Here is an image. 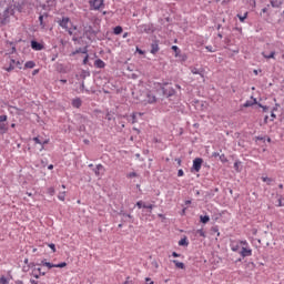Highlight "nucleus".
Listing matches in <instances>:
<instances>
[{
	"instance_id": "nucleus-7",
	"label": "nucleus",
	"mask_w": 284,
	"mask_h": 284,
	"mask_svg": "<svg viewBox=\"0 0 284 284\" xmlns=\"http://www.w3.org/2000/svg\"><path fill=\"white\" fill-rule=\"evenodd\" d=\"M146 103H156V95H154L151 91L146 93Z\"/></svg>"
},
{
	"instance_id": "nucleus-61",
	"label": "nucleus",
	"mask_w": 284,
	"mask_h": 284,
	"mask_svg": "<svg viewBox=\"0 0 284 284\" xmlns=\"http://www.w3.org/2000/svg\"><path fill=\"white\" fill-rule=\"evenodd\" d=\"M253 72H254V74H258V70H254Z\"/></svg>"
},
{
	"instance_id": "nucleus-10",
	"label": "nucleus",
	"mask_w": 284,
	"mask_h": 284,
	"mask_svg": "<svg viewBox=\"0 0 284 284\" xmlns=\"http://www.w3.org/2000/svg\"><path fill=\"white\" fill-rule=\"evenodd\" d=\"M242 245H241V241L240 242H233L231 244V250L232 252H241Z\"/></svg>"
},
{
	"instance_id": "nucleus-27",
	"label": "nucleus",
	"mask_w": 284,
	"mask_h": 284,
	"mask_svg": "<svg viewBox=\"0 0 284 284\" xmlns=\"http://www.w3.org/2000/svg\"><path fill=\"white\" fill-rule=\"evenodd\" d=\"M59 201H65V191L58 194Z\"/></svg>"
},
{
	"instance_id": "nucleus-8",
	"label": "nucleus",
	"mask_w": 284,
	"mask_h": 284,
	"mask_svg": "<svg viewBox=\"0 0 284 284\" xmlns=\"http://www.w3.org/2000/svg\"><path fill=\"white\" fill-rule=\"evenodd\" d=\"M31 48H32V50L41 51V50H43V44L32 40L31 41Z\"/></svg>"
},
{
	"instance_id": "nucleus-36",
	"label": "nucleus",
	"mask_w": 284,
	"mask_h": 284,
	"mask_svg": "<svg viewBox=\"0 0 284 284\" xmlns=\"http://www.w3.org/2000/svg\"><path fill=\"white\" fill-rule=\"evenodd\" d=\"M34 143H38L39 145H43V143L41 142V140H39V138H33Z\"/></svg>"
},
{
	"instance_id": "nucleus-21",
	"label": "nucleus",
	"mask_w": 284,
	"mask_h": 284,
	"mask_svg": "<svg viewBox=\"0 0 284 284\" xmlns=\"http://www.w3.org/2000/svg\"><path fill=\"white\" fill-rule=\"evenodd\" d=\"M237 18L240 19L241 23H245V19H247V12H245L243 16L239 13Z\"/></svg>"
},
{
	"instance_id": "nucleus-44",
	"label": "nucleus",
	"mask_w": 284,
	"mask_h": 284,
	"mask_svg": "<svg viewBox=\"0 0 284 284\" xmlns=\"http://www.w3.org/2000/svg\"><path fill=\"white\" fill-rule=\"evenodd\" d=\"M37 272H39L41 276H45V272H42L41 268H37Z\"/></svg>"
},
{
	"instance_id": "nucleus-2",
	"label": "nucleus",
	"mask_w": 284,
	"mask_h": 284,
	"mask_svg": "<svg viewBox=\"0 0 284 284\" xmlns=\"http://www.w3.org/2000/svg\"><path fill=\"white\" fill-rule=\"evenodd\" d=\"M59 26L67 30L69 34H73L74 30H77V28H72V22L70 21V18H62V20L59 21Z\"/></svg>"
},
{
	"instance_id": "nucleus-39",
	"label": "nucleus",
	"mask_w": 284,
	"mask_h": 284,
	"mask_svg": "<svg viewBox=\"0 0 284 284\" xmlns=\"http://www.w3.org/2000/svg\"><path fill=\"white\" fill-rule=\"evenodd\" d=\"M36 272H37V268H34V270L32 271V276H34V278H39V274L36 273Z\"/></svg>"
},
{
	"instance_id": "nucleus-5",
	"label": "nucleus",
	"mask_w": 284,
	"mask_h": 284,
	"mask_svg": "<svg viewBox=\"0 0 284 284\" xmlns=\"http://www.w3.org/2000/svg\"><path fill=\"white\" fill-rule=\"evenodd\" d=\"M9 68L7 69L8 72H10V70H14V68H19V70H21V65H23V62L21 61H16L14 59H10L9 61Z\"/></svg>"
},
{
	"instance_id": "nucleus-37",
	"label": "nucleus",
	"mask_w": 284,
	"mask_h": 284,
	"mask_svg": "<svg viewBox=\"0 0 284 284\" xmlns=\"http://www.w3.org/2000/svg\"><path fill=\"white\" fill-rule=\"evenodd\" d=\"M184 172H183V169H180L179 171H178V176H184Z\"/></svg>"
},
{
	"instance_id": "nucleus-15",
	"label": "nucleus",
	"mask_w": 284,
	"mask_h": 284,
	"mask_svg": "<svg viewBox=\"0 0 284 284\" xmlns=\"http://www.w3.org/2000/svg\"><path fill=\"white\" fill-rule=\"evenodd\" d=\"M173 263L178 270H185V264L183 262H179L176 260H173Z\"/></svg>"
},
{
	"instance_id": "nucleus-41",
	"label": "nucleus",
	"mask_w": 284,
	"mask_h": 284,
	"mask_svg": "<svg viewBox=\"0 0 284 284\" xmlns=\"http://www.w3.org/2000/svg\"><path fill=\"white\" fill-rule=\"evenodd\" d=\"M145 281H146V284H154V281H152V278L150 277H146Z\"/></svg>"
},
{
	"instance_id": "nucleus-19",
	"label": "nucleus",
	"mask_w": 284,
	"mask_h": 284,
	"mask_svg": "<svg viewBox=\"0 0 284 284\" xmlns=\"http://www.w3.org/2000/svg\"><path fill=\"white\" fill-rule=\"evenodd\" d=\"M37 64L34 63V61H28L26 62L24 67L29 70H32V68H34Z\"/></svg>"
},
{
	"instance_id": "nucleus-55",
	"label": "nucleus",
	"mask_w": 284,
	"mask_h": 284,
	"mask_svg": "<svg viewBox=\"0 0 284 284\" xmlns=\"http://www.w3.org/2000/svg\"><path fill=\"white\" fill-rule=\"evenodd\" d=\"M271 6H272L273 8H276V3H274V1H271Z\"/></svg>"
},
{
	"instance_id": "nucleus-40",
	"label": "nucleus",
	"mask_w": 284,
	"mask_h": 284,
	"mask_svg": "<svg viewBox=\"0 0 284 284\" xmlns=\"http://www.w3.org/2000/svg\"><path fill=\"white\" fill-rule=\"evenodd\" d=\"M143 207L145 209V210H152L153 207H154V205H152V204H150V205H143Z\"/></svg>"
},
{
	"instance_id": "nucleus-13",
	"label": "nucleus",
	"mask_w": 284,
	"mask_h": 284,
	"mask_svg": "<svg viewBox=\"0 0 284 284\" xmlns=\"http://www.w3.org/2000/svg\"><path fill=\"white\" fill-rule=\"evenodd\" d=\"M41 265H43L44 267H48V270H52V267H57L55 264H52L45 260L41 261Z\"/></svg>"
},
{
	"instance_id": "nucleus-42",
	"label": "nucleus",
	"mask_w": 284,
	"mask_h": 284,
	"mask_svg": "<svg viewBox=\"0 0 284 284\" xmlns=\"http://www.w3.org/2000/svg\"><path fill=\"white\" fill-rule=\"evenodd\" d=\"M260 108H262L263 112H267V110H268V108L263 104H260Z\"/></svg>"
},
{
	"instance_id": "nucleus-60",
	"label": "nucleus",
	"mask_w": 284,
	"mask_h": 284,
	"mask_svg": "<svg viewBox=\"0 0 284 284\" xmlns=\"http://www.w3.org/2000/svg\"><path fill=\"white\" fill-rule=\"evenodd\" d=\"M278 187H280V190H283V184H280Z\"/></svg>"
},
{
	"instance_id": "nucleus-24",
	"label": "nucleus",
	"mask_w": 284,
	"mask_h": 284,
	"mask_svg": "<svg viewBox=\"0 0 284 284\" xmlns=\"http://www.w3.org/2000/svg\"><path fill=\"white\" fill-rule=\"evenodd\" d=\"M179 245H181V246H187L189 245V242H187V239H182V240H180L179 241Z\"/></svg>"
},
{
	"instance_id": "nucleus-32",
	"label": "nucleus",
	"mask_w": 284,
	"mask_h": 284,
	"mask_svg": "<svg viewBox=\"0 0 284 284\" xmlns=\"http://www.w3.org/2000/svg\"><path fill=\"white\" fill-rule=\"evenodd\" d=\"M4 121H8V115H0V123H4Z\"/></svg>"
},
{
	"instance_id": "nucleus-56",
	"label": "nucleus",
	"mask_w": 284,
	"mask_h": 284,
	"mask_svg": "<svg viewBox=\"0 0 284 284\" xmlns=\"http://www.w3.org/2000/svg\"><path fill=\"white\" fill-rule=\"evenodd\" d=\"M14 284H23V281H16Z\"/></svg>"
},
{
	"instance_id": "nucleus-35",
	"label": "nucleus",
	"mask_w": 284,
	"mask_h": 284,
	"mask_svg": "<svg viewBox=\"0 0 284 284\" xmlns=\"http://www.w3.org/2000/svg\"><path fill=\"white\" fill-rule=\"evenodd\" d=\"M39 21H40V26H41L42 28H45V24L43 23V16H40V17H39Z\"/></svg>"
},
{
	"instance_id": "nucleus-57",
	"label": "nucleus",
	"mask_w": 284,
	"mask_h": 284,
	"mask_svg": "<svg viewBox=\"0 0 284 284\" xmlns=\"http://www.w3.org/2000/svg\"><path fill=\"white\" fill-rule=\"evenodd\" d=\"M123 216H128V219H132V215L130 214H123Z\"/></svg>"
},
{
	"instance_id": "nucleus-62",
	"label": "nucleus",
	"mask_w": 284,
	"mask_h": 284,
	"mask_svg": "<svg viewBox=\"0 0 284 284\" xmlns=\"http://www.w3.org/2000/svg\"><path fill=\"white\" fill-rule=\"evenodd\" d=\"M81 88H85V83L84 82H82Z\"/></svg>"
},
{
	"instance_id": "nucleus-12",
	"label": "nucleus",
	"mask_w": 284,
	"mask_h": 284,
	"mask_svg": "<svg viewBox=\"0 0 284 284\" xmlns=\"http://www.w3.org/2000/svg\"><path fill=\"white\" fill-rule=\"evenodd\" d=\"M252 105H256V99L252 98V100H247L244 104L243 108H252Z\"/></svg>"
},
{
	"instance_id": "nucleus-46",
	"label": "nucleus",
	"mask_w": 284,
	"mask_h": 284,
	"mask_svg": "<svg viewBox=\"0 0 284 284\" xmlns=\"http://www.w3.org/2000/svg\"><path fill=\"white\" fill-rule=\"evenodd\" d=\"M206 50H207L209 52H214V50L212 49V45H207V47H206Z\"/></svg>"
},
{
	"instance_id": "nucleus-17",
	"label": "nucleus",
	"mask_w": 284,
	"mask_h": 284,
	"mask_svg": "<svg viewBox=\"0 0 284 284\" xmlns=\"http://www.w3.org/2000/svg\"><path fill=\"white\" fill-rule=\"evenodd\" d=\"M159 52V43H153L151 45V54H156Z\"/></svg>"
},
{
	"instance_id": "nucleus-63",
	"label": "nucleus",
	"mask_w": 284,
	"mask_h": 284,
	"mask_svg": "<svg viewBox=\"0 0 284 284\" xmlns=\"http://www.w3.org/2000/svg\"><path fill=\"white\" fill-rule=\"evenodd\" d=\"M38 72H39V70H34V71H33V74H37Z\"/></svg>"
},
{
	"instance_id": "nucleus-16",
	"label": "nucleus",
	"mask_w": 284,
	"mask_h": 284,
	"mask_svg": "<svg viewBox=\"0 0 284 284\" xmlns=\"http://www.w3.org/2000/svg\"><path fill=\"white\" fill-rule=\"evenodd\" d=\"M94 65H95V68H105V62H103V60H101V59H98V60H95L94 61Z\"/></svg>"
},
{
	"instance_id": "nucleus-51",
	"label": "nucleus",
	"mask_w": 284,
	"mask_h": 284,
	"mask_svg": "<svg viewBox=\"0 0 284 284\" xmlns=\"http://www.w3.org/2000/svg\"><path fill=\"white\" fill-rule=\"evenodd\" d=\"M48 170H54V165L50 164V165L48 166Z\"/></svg>"
},
{
	"instance_id": "nucleus-50",
	"label": "nucleus",
	"mask_w": 284,
	"mask_h": 284,
	"mask_svg": "<svg viewBox=\"0 0 284 284\" xmlns=\"http://www.w3.org/2000/svg\"><path fill=\"white\" fill-rule=\"evenodd\" d=\"M106 119H108V121H112V115H110V113H108Z\"/></svg>"
},
{
	"instance_id": "nucleus-54",
	"label": "nucleus",
	"mask_w": 284,
	"mask_h": 284,
	"mask_svg": "<svg viewBox=\"0 0 284 284\" xmlns=\"http://www.w3.org/2000/svg\"><path fill=\"white\" fill-rule=\"evenodd\" d=\"M272 119H276V114L274 112L271 113Z\"/></svg>"
},
{
	"instance_id": "nucleus-22",
	"label": "nucleus",
	"mask_w": 284,
	"mask_h": 284,
	"mask_svg": "<svg viewBox=\"0 0 284 284\" xmlns=\"http://www.w3.org/2000/svg\"><path fill=\"white\" fill-rule=\"evenodd\" d=\"M196 236H202L203 239H205V231H203V229H200L195 232Z\"/></svg>"
},
{
	"instance_id": "nucleus-33",
	"label": "nucleus",
	"mask_w": 284,
	"mask_h": 284,
	"mask_svg": "<svg viewBox=\"0 0 284 284\" xmlns=\"http://www.w3.org/2000/svg\"><path fill=\"white\" fill-rule=\"evenodd\" d=\"M152 267H154L155 270H159V262L158 261H153L151 263Z\"/></svg>"
},
{
	"instance_id": "nucleus-53",
	"label": "nucleus",
	"mask_w": 284,
	"mask_h": 284,
	"mask_svg": "<svg viewBox=\"0 0 284 284\" xmlns=\"http://www.w3.org/2000/svg\"><path fill=\"white\" fill-rule=\"evenodd\" d=\"M136 52H139V54H143V50L141 49H136Z\"/></svg>"
},
{
	"instance_id": "nucleus-18",
	"label": "nucleus",
	"mask_w": 284,
	"mask_h": 284,
	"mask_svg": "<svg viewBox=\"0 0 284 284\" xmlns=\"http://www.w3.org/2000/svg\"><path fill=\"white\" fill-rule=\"evenodd\" d=\"M201 223H210V215H201L200 216Z\"/></svg>"
},
{
	"instance_id": "nucleus-25",
	"label": "nucleus",
	"mask_w": 284,
	"mask_h": 284,
	"mask_svg": "<svg viewBox=\"0 0 284 284\" xmlns=\"http://www.w3.org/2000/svg\"><path fill=\"white\" fill-rule=\"evenodd\" d=\"M114 34H121V32H123V28L122 27H115L113 30Z\"/></svg>"
},
{
	"instance_id": "nucleus-1",
	"label": "nucleus",
	"mask_w": 284,
	"mask_h": 284,
	"mask_svg": "<svg viewBox=\"0 0 284 284\" xmlns=\"http://www.w3.org/2000/svg\"><path fill=\"white\" fill-rule=\"evenodd\" d=\"M10 17H14V9L12 7H8L0 13V27L8 26V23H10Z\"/></svg>"
},
{
	"instance_id": "nucleus-28",
	"label": "nucleus",
	"mask_w": 284,
	"mask_h": 284,
	"mask_svg": "<svg viewBox=\"0 0 284 284\" xmlns=\"http://www.w3.org/2000/svg\"><path fill=\"white\" fill-rule=\"evenodd\" d=\"M47 194H49L50 196H54V194H55V191H54V187H49L48 190H47Z\"/></svg>"
},
{
	"instance_id": "nucleus-45",
	"label": "nucleus",
	"mask_w": 284,
	"mask_h": 284,
	"mask_svg": "<svg viewBox=\"0 0 284 284\" xmlns=\"http://www.w3.org/2000/svg\"><path fill=\"white\" fill-rule=\"evenodd\" d=\"M132 119H133L132 123H136V113L132 114Z\"/></svg>"
},
{
	"instance_id": "nucleus-31",
	"label": "nucleus",
	"mask_w": 284,
	"mask_h": 284,
	"mask_svg": "<svg viewBox=\"0 0 284 284\" xmlns=\"http://www.w3.org/2000/svg\"><path fill=\"white\" fill-rule=\"evenodd\" d=\"M48 247H50V250H52V252H57V246L53 243L48 244Z\"/></svg>"
},
{
	"instance_id": "nucleus-43",
	"label": "nucleus",
	"mask_w": 284,
	"mask_h": 284,
	"mask_svg": "<svg viewBox=\"0 0 284 284\" xmlns=\"http://www.w3.org/2000/svg\"><path fill=\"white\" fill-rule=\"evenodd\" d=\"M172 256H173L174 258H179V256H181V254H179V253H176V252H173V253H172Z\"/></svg>"
},
{
	"instance_id": "nucleus-3",
	"label": "nucleus",
	"mask_w": 284,
	"mask_h": 284,
	"mask_svg": "<svg viewBox=\"0 0 284 284\" xmlns=\"http://www.w3.org/2000/svg\"><path fill=\"white\" fill-rule=\"evenodd\" d=\"M240 244L242 245V248L240 251V255L242 258H245L247 256H252V248L250 247V243L247 241H240Z\"/></svg>"
},
{
	"instance_id": "nucleus-47",
	"label": "nucleus",
	"mask_w": 284,
	"mask_h": 284,
	"mask_svg": "<svg viewBox=\"0 0 284 284\" xmlns=\"http://www.w3.org/2000/svg\"><path fill=\"white\" fill-rule=\"evenodd\" d=\"M88 59H89V57H88V55H85V58L83 59V64H84V65H87V64H88Z\"/></svg>"
},
{
	"instance_id": "nucleus-4",
	"label": "nucleus",
	"mask_w": 284,
	"mask_h": 284,
	"mask_svg": "<svg viewBox=\"0 0 284 284\" xmlns=\"http://www.w3.org/2000/svg\"><path fill=\"white\" fill-rule=\"evenodd\" d=\"M89 6L90 10H101L105 4H103V0H90Z\"/></svg>"
},
{
	"instance_id": "nucleus-30",
	"label": "nucleus",
	"mask_w": 284,
	"mask_h": 284,
	"mask_svg": "<svg viewBox=\"0 0 284 284\" xmlns=\"http://www.w3.org/2000/svg\"><path fill=\"white\" fill-rule=\"evenodd\" d=\"M128 179H135L136 176H139V174H136V172H131V173H128Z\"/></svg>"
},
{
	"instance_id": "nucleus-48",
	"label": "nucleus",
	"mask_w": 284,
	"mask_h": 284,
	"mask_svg": "<svg viewBox=\"0 0 284 284\" xmlns=\"http://www.w3.org/2000/svg\"><path fill=\"white\" fill-rule=\"evenodd\" d=\"M172 50H173L174 52H179V47L173 45V47H172Z\"/></svg>"
},
{
	"instance_id": "nucleus-9",
	"label": "nucleus",
	"mask_w": 284,
	"mask_h": 284,
	"mask_svg": "<svg viewBox=\"0 0 284 284\" xmlns=\"http://www.w3.org/2000/svg\"><path fill=\"white\" fill-rule=\"evenodd\" d=\"M104 170H105V169L103 168L102 164H98V165L95 166V169H93V172H94V174H95L97 176H101V174H103Z\"/></svg>"
},
{
	"instance_id": "nucleus-38",
	"label": "nucleus",
	"mask_w": 284,
	"mask_h": 284,
	"mask_svg": "<svg viewBox=\"0 0 284 284\" xmlns=\"http://www.w3.org/2000/svg\"><path fill=\"white\" fill-rule=\"evenodd\" d=\"M136 206L139 207V210H141V207H143V201L136 202Z\"/></svg>"
},
{
	"instance_id": "nucleus-23",
	"label": "nucleus",
	"mask_w": 284,
	"mask_h": 284,
	"mask_svg": "<svg viewBox=\"0 0 284 284\" xmlns=\"http://www.w3.org/2000/svg\"><path fill=\"white\" fill-rule=\"evenodd\" d=\"M262 54H263L264 59H274L276 52L272 51L268 55L265 53H262Z\"/></svg>"
},
{
	"instance_id": "nucleus-64",
	"label": "nucleus",
	"mask_w": 284,
	"mask_h": 284,
	"mask_svg": "<svg viewBox=\"0 0 284 284\" xmlns=\"http://www.w3.org/2000/svg\"><path fill=\"white\" fill-rule=\"evenodd\" d=\"M26 265H28V258L24 260Z\"/></svg>"
},
{
	"instance_id": "nucleus-29",
	"label": "nucleus",
	"mask_w": 284,
	"mask_h": 284,
	"mask_svg": "<svg viewBox=\"0 0 284 284\" xmlns=\"http://www.w3.org/2000/svg\"><path fill=\"white\" fill-rule=\"evenodd\" d=\"M262 181H263L264 183H267V185H271V183H272V179H271V178H267V176H263V178H262Z\"/></svg>"
},
{
	"instance_id": "nucleus-14",
	"label": "nucleus",
	"mask_w": 284,
	"mask_h": 284,
	"mask_svg": "<svg viewBox=\"0 0 284 284\" xmlns=\"http://www.w3.org/2000/svg\"><path fill=\"white\" fill-rule=\"evenodd\" d=\"M82 101L79 98H75L72 100V106L73 108H81Z\"/></svg>"
},
{
	"instance_id": "nucleus-58",
	"label": "nucleus",
	"mask_w": 284,
	"mask_h": 284,
	"mask_svg": "<svg viewBox=\"0 0 284 284\" xmlns=\"http://www.w3.org/2000/svg\"><path fill=\"white\" fill-rule=\"evenodd\" d=\"M125 38H128V32H125V33L123 34V39H125Z\"/></svg>"
},
{
	"instance_id": "nucleus-26",
	"label": "nucleus",
	"mask_w": 284,
	"mask_h": 284,
	"mask_svg": "<svg viewBox=\"0 0 284 284\" xmlns=\"http://www.w3.org/2000/svg\"><path fill=\"white\" fill-rule=\"evenodd\" d=\"M0 284H10V281L6 276H1Z\"/></svg>"
},
{
	"instance_id": "nucleus-11",
	"label": "nucleus",
	"mask_w": 284,
	"mask_h": 284,
	"mask_svg": "<svg viewBox=\"0 0 284 284\" xmlns=\"http://www.w3.org/2000/svg\"><path fill=\"white\" fill-rule=\"evenodd\" d=\"M162 91H163L164 97L174 95V89H172V88H170V89L162 88Z\"/></svg>"
},
{
	"instance_id": "nucleus-20",
	"label": "nucleus",
	"mask_w": 284,
	"mask_h": 284,
	"mask_svg": "<svg viewBox=\"0 0 284 284\" xmlns=\"http://www.w3.org/2000/svg\"><path fill=\"white\" fill-rule=\"evenodd\" d=\"M191 72H192V74H200L201 77H203L201 69L192 67Z\"/></svg>"
},
{
	"instance_id": "nucleus-59",
	"label": "nucleus",
	"mask_w": 284,
	"mask_h": 284,
	"mask_svg": "<svg viewBox=\"0 0 284 284\" xmlns=\"http://www.w3.org/2000/svg\"><path fill=\"white\" fill-rule=\"evenodd\" d=\"M61 83H68V80H60Z\"/></svg>"
},
{
	"instance_id": "nucleus-52",
	"label": "nucleus",
	"mask_w": 284,
	"mask_h": 284,
	"mask_svg": "<svg viewBox=\"0 0 284 284\" xmlns=\"http://www.w3.org/2000/svg\"><path fill=\"white\" fill-rule=\"evenodd\" d=\"M278 207H283V202L278 200Z\"/></svg>"
},
{
	"instance_id": "nucleus-6",
	"label": "nucleus",
	"mask_w": 284,
	"mask_h": 284,
	"mask_svg": "<svg viewBox=\"0 0 284 284\" xmlns=\"http://www.w3.org/2000/svg\"><path fill=\"white\" fill-rule=\"evenodd\" d=\"M203 165V159L196 158L193 160V170L195 172H201V166Z\"/></svg>"
},
{
	"instance_id": "nucleus-34",
	"label": "nucleus",
	"mask_w": 284,
	"mask_h": 284,
	"mask_svg": "<svg viewBox=\"0 0 284 284\" xmlns=\"http://www.w3.org/2000/svg\"><path fill=\"white\" fill-rule=\"evenodd\" d=\"M68 263L62 262L60 264H55V267H67Z\"/></svg>"
},
{
	"instance_id": "nucleus-49",
	"label": "nucleus",
	"mask_w": 284,
	"mask_h": 284,
	"mask_svg": "<svg viewBox=\"0 0 284 284\" xmlns=\"http://www.w3.org/2000/svg\"><path fill=\"white\" fill-rule=\"evenodd\" d=\"M30 283H31V284H39V281H37V280H30Z\"/></svg>"
}]
</instances>
